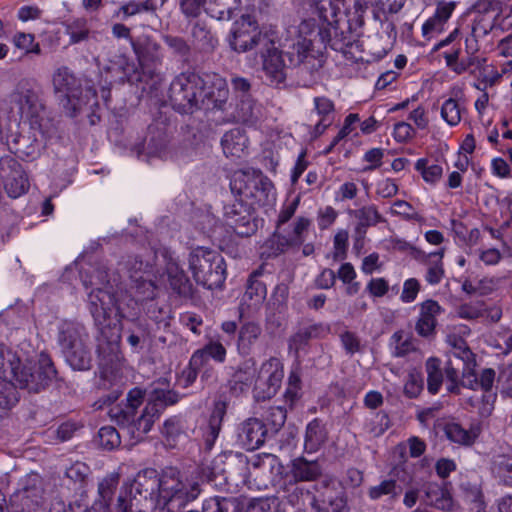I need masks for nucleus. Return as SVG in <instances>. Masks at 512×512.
<instances>
[{
	"mask_svg": "<svg viewBox=\"0 0 512 512\" xmlns=\"http://www.w3.org/2000/svg\"><path fill=\"white\" fill-rule=\"evenodd\" d=\"M258 368L253 358L244 360L232 376V388L244 392L256 387Z\"/></svg>",
	"mask_w": 512,
	"mask_h": 512,
	"instance_id": "393cba45",
	"label": "nucleus"
},
{
	"mask_svg": "<svg viewBox=\"0 0 512 512\" xmlns=\"http://www.w3.org/2000/svg\"><path fill=\"white\" fill-rule=\"evenodd\" d=\"M203 512H243V506L233 497H211L203 503Z\"/></svg>",
	"mask_w": 512,
	"mask_h": 512,
	"instance_id": "4c0bfd02",
	"label": "nucleus"
},
{
	"mask_svg": "<svg viewBox=\"0 0 512 512\" xmlns=\"http://www.w3.org/2000/svg\"><path fill=\"white\" fill-rule=\"evenodd\" d=\"M320 0H293V4L302 16L303 20L299 25V37L293 44V50L297 53V58L290 59L291 63L302 62L310 53L312 39L307 36L314 33L317 20L320 18Z\"/></svg>",
	"mask_w": 512,
	"mask_h": 512,
	"instance_id": "9d476101",
	"label": "nucleus"
},
{
	"mask_svg": "<svg viewBox=\"0 0 512 512\" xmlns=\"http://www.w3.org/2000/svg\"><path fill=\"white\" fill-rule=\"evenodd\" d=\"M423 501L437 509L450 510L453 500L447 490L437 483H427L423 486Z\"/></svg>",
	"mask_w": 512,
	"mask_h": 512,
	"instance_id": "c85d7f7f",
	"label": "nucleus"
},
{
	"mask_svg": "<svg viewBox=\"0 0 512 512\" xmlns=\"http://www.w3.org/2000/svg\"><path fill=\"white\" fill-rule=\"evenodd\" d=\"M236 113V117L239 121L253 123L258 119L261 113V107L256 104L250 96H244V98L240 99Z\"/></svg>",
	"mask_w": 512,
	"mask_h": 512,
	"instance_id": "c03bdc74",
	"label": "nucleus"
},
{
	"mask_svg": "<svg viewBox=\"0 0 512 512\" xmlns=\"http://www.w3.org/2000/svg\"><path fill=\"white\" fill-rule=\"evenodd\" d=\"M456 2L439 1L437 3L436 11L422 26V35L426 39H431L440 34L446 22L451 17L455 10Z\"/></svg>",
	"mask_w": 512,
	"mask_h": 512,
	"instance_id": "5701e85b",
	"label": "nucleus"
},
{
	"mask_svg": "<svg viewBox=\"0 0 512 512\" xmlns=\"http://www.w3.org/2000/svg\"><path fill=\"white\" fill-rule=\"evenodd\" d=\"M143 398V393L139 389L131 390L127 395V404L125 409L120 407L112 408L110 411V415L112 418L116 420V422H120V418H122V422H129L131 419L135 417L136 409L140 406Z\"/></svg>",
	"mask_w": 512,
	"mask_h": 512,
	"instance_id": "2f4dec72",
	"label": "nucleus"
},
{
	"mask_svg": "<svg viewBox=\"0 0 512 512\" xmlns=\"http://www.w3.org/2000/svg\"><path fill=\"white\" fill-rule=\"evenodd\" d=\"M284 377L283 364L280 359L271 357L258 368L254 396L257 400L273 397L281 386Z\"/></svg>",
	"mask_w": 512,
	"mask_h": 512,
	"instance_id": "ddd939ff",
	"label": "nucleus"
},
{
	"mask_svg": "<svg viewBox=\"0 0 512 512\" xmlns=\"http://www.w3.org/2000/svg\"><path fill=\"white\" fill-rule=\"evenodd\" d=\"M221 146L227 157L240 158L246 154L248 138L241 128H234L227 131L222 139Z\"/></svg>",
	"mask_w": 512,
	"mask_h": 512,
	"instance_id": "b1692460",
	"label": "nucleus"
},
{
	"mask_svg": "<svg viewBox=\"0 0 512 512\" xmlns=\"http://www.w3.org/2000/svg\"><path fill=\"white\" fill-rule=\"evenodd\" d=\"M261 333L262 329L259 324L254 322L245 323L239 331L238 350L243 354H248Z\"/></svg>",
	"mask_w": 512,
	"mask_h": 512,
	"instance_id": "ea45409f",
	"label": "nucleus"
},
{
	"mask_svg": "<svg viewBox=\"0 0 512 512\" xmlns=\"http://www.w3.org/2000/svg\"><path fill=\"white\" fill-rule=\"evenodd\" d=\"M189 267L195 281L207 289L220 288L225 282V261L215 251L195 248L190 254Z\"/></svg>",
	"mask_w": 512,
	"mask_h": 512,
	"instance_id": "423d86ee",
	"label": "nucleus"
},
{
	"mask_svg": "<svg viewBox=\"0 0 512 512\" xmlns=\"http://www.w3.org/2000/svg\"><path fill=\"white\" fill-rule=\"evenodd\" d=\"M232 193L243 199L235 200L224 207V220L236 234L250 236L257 230L253 217L255 206L270 205L275 201V191L272 182L257 170H238L230 181Z\"/></svg>",
	"mask_w": 512,
	"mask_h": 512,
	"instance_id": "7ed1b4c3",
	"label": "nucleus"
},
{
	"mask_svg": "<svg viewBox=\"0 0 512 512\" xmlns=\"http://www.w3.org/2000/svg\"><path fill=\"white\" fill-rule=\"evenodd\" d=\"M42 479L37 473H30L21 479L20 488L13 494L11 501L19 503L22 510L30 511L39 505L42 499Z\"/></svg>",
	"mask_w": 512,
	"mask_h": 512,
	"instance_id": "2eb2a0df",
	"label": "nucleus"
},
{
	"mask_svg": "<svg viewBox=\"0 0 512 512\" xmlns=\"http://www.w3.org/2000/svg\"><path fill=\"white\" fill-rule=\"evenodd\" d=\"M300 390V377L296 372H291L288 377V384L284 394L285 400L290 406H292L299 398Z\"/></svg>",
	"mask_w": 512,
	"mask_h": 512,
	"instance_id": "680f3d73",
	"label": "nucleus"
},
{
	"mask_svg": "<svg viewBox=\"0 0 512 512\" xmlns=\"http://www.w3.org/2000/svg\"><path fill=\"white\" fill-rule=\"evenodd\" d=\"M262 53V69L272 85H279L286 79V64L281 52L274 46L272 41L264 46Z\"/></svg>",
	"mask_w": 512,
	"mask_h": 512,
	"instance_id": "f3484780",
	"label": "nucleus"
},
{
	"mask_svg": "<svg viewBox=\"0 0 512 512\" xmlns=\"http://www.w3.org/2000/svg\"><path fill=\"white\" fill-rule=\"evenodd\" d=\"M65 33L69 36V44L74 45L88 40L90 28L88 21L83 17L74 18L64 24Z\"/></svg>",
	"mask_w": 512,
	"mask_h": 512,
	"instance_id": "e433bc0d",
	"label": "nucleus"
},
{
	"mask_svg": "<svg viewBox=\"0 0 512 512\" xmlns=\"http://www.w3.org/2000/svg\"><path fill=\"white\" fill-rule=\"evenodd\" d=\"M304 448L305 454L292 462V474L297 480L311 481L316 479L320 473L318 456L311 457V454L320 448V424L317 419L311 421L307 426Z\"/></svg>",
	"mask_w": 512,
	"mask_h": 512,
	"instance_id": "1a4fd4ad",
	"label": "nucleus"
},
{
	"mask_svg": "<svg viewBox=\"0 0 512 512\" xmlns=\"http://www.w3.org/2000/svg\"><path fill=\"white\" fill-rule=\"evenodd\" d=\"M443 254L444 250L441 249L438 252L424 255L425 259L422 260L428 266L425 279L431 285L439 284L444 277V268L442 263Z\"/></svg>",
	"mask_w": 512,
	"mask_h": 512,
	"instance_id": "f704fd0d",
	"label": "nucleus"
},
{
	"mask_svg": "<svg viewBox=\"0 0 512 512\" xmlns=\"http://www.w3.org/2000/svg\"><path fill=\"white\" fill-rule=\"evenodd\" d=\"M11 103L22 119L29 121L32 126L38 125L39 129H42L41 115L44 112V105L37 86L32 80L22 79L17 83L11 93ZM41 133L44 134V132Z\"/></svg>",
	"mask_w": 512,
	"mask_h": 512,
	"instance_id": "6e6552de",
	"label": "nucleus"
},
{
	"mask_svg": "<svg viewBox=\"0 0 512 512\" xmlns=\"http://www.w3.org/2000/svg\"><path fill=\"white\" fill-rule=\"evenodd\" d=\"M309 220L299 217L292 224H285L276 227L272 242L277 245V252H284L289 248L300 246L305 238V233L309 227Z\"/></svg>",
	"mask_w": 512,
	"mask_h": 512,
	"instance_id": "4468645a",
	"label": "nucleus"
},
{
	"mask_svg": "<svg viewBox=\"0 0 512 512\" xmlns=\"http://www.w3.org/2000/svg\"><path fill=\"white\" fill-rule=\"evenodd\" d=\"M147 338L146 330L138 326L136 329L130 330L127 336V342L134 352H140Z\"/></svg>",
	"mask_w": 512,
	"mask_h": 512,
	"instance_id": "0e129e2a",
	"label": "nucleus"
},
{
	"mask_svg": "<svg viewBox=\"0 0 512 512\" xmlns=\"http://www.w3.org/2000/svg\"><path fill=\"white\" fill-rule=\"evenodd\" d=\"M354 213L355 217L360 221L359 226H374L384 221L375 206H365L356 210Z\"/></svg>",
	"mask_w": 512,
	"mask_h": 512,
	"instance_id": "bf43d9fd",
	"label": "nucleus"
},
{
	"mask_svg": "<svg viewBox=\"0 0 512 512\" xmlns=\"http://www.w3.org/2000/svg\"><path fill=\"white\" fill-rule=\"evenodd\" d=\"M19 401L16 386L0 376V408L9 409Z\"/></svg>",
	"mask_w": 512,
	"mask_h": 512,
	"instance_id": "8fccbe9b",
	"label": "nucleus"
},
{
	"mask_svg": "<svg viewBox=\"0 0 512 512\" xmlns=\"http://www.w3.org/2000/svg\"><path fill=\"white\" fill-rule=\"evenodd\" d=\"M240 3V0H203V7L212 18L230 20Z\"/></svg>",
	"mask_w": 512,
	"mask_h": 512,
	"instance_id": "7c9ffc66",
	"label": "nucleus"
},
{
	"mask_svg": "<svg viewBox=\"0 0 512 512\" xmlns=\"http://www.w3.org/2000/svg\"><path fill=\"white\" fill-rule=\"evenodd\" d=\"M460 51L461 48L456 47L451 51H445L443 53L447 67H449L453 72L457 74H462L465 72V66H462L461 60H459Z\"/></svg>",
	"mask_w": 512,
	"mask_h": 512,
	"instance_id": "338daca9",
	"label": "nucleus"
},
{
	"mask_svg": "<svg viewBox=\"0 0 512 512\" xmlns=\"http://www.w3.org/2000/svg\"><path fill=\"white\" fill-rule=\"evenodd\" d=\"M493 475L503 484L512 486V454H499L491 463Z\"/></svg>",
	"mask_w": 512,
	"mask_h": 512,
	"instance_id": "c9c22d12",
	"label": "nucleus"
},
{
	"mask_svg": "<svg viewBox=\"0 0 512 512\" xmlns=\"http://www.w3.org/2000/svg\"><path fill=\"white\" fill-rule=\"evenodd\" d=\"M266 428L262 421L249 418L238 428V442L247 450H255L264 444Z\"/></svg>",
	"mask_w": 512,
	"mask_h": 512,
	"instance_id": "aec40b11",
	"label": "nucleus"
},
{
	"mask_svg": "<svg viewBox=\"0 0 512 512\" xmlns=\"http://www.w3.org/2000/svg\"><path fill=\"white\" fill-rule=\"evenodd\" d=\"M415 169L421 173L427 183L438 182L443 174V169L438 164H429L427 159L421 158L415 163Z\"/></svg>",
	"mask_w": 512,
	"mask_h": 512,
	"instance_id": "3c124183",
	"label": "nucleus"
},
{
	"mask_svg": "<svg viewBox=\"0 0 512 512\" xmlns=\"http://www.w3.org/2000/svg\"><path fill=\"white\" fill-rule=\"evenodd\" d=\"M118 483L117 474H109L99 482L98 498L94 503L96 510L108 512ZM200 493V478L196 472L169 467L158 473L146 468L122 487L117 504L110 512H153L155 509L179 512Z\"/></svg>",
	"mask_w": 512,
	"mask_h": 512,
	"instance_id": "f03ea898",
	"label": "nucleus"
},
{
	"mask_svg": "<svg viewBox=\"0 0 512 512\" xmlns=\"http://www.w3.org/2000/svg\"><path fill=\"white\" fill-rule=\"evenodd\" d=\"M84 336H86L85 329L78 323L65 321L59 327L58 341L63 351L83 342Z\"/></svg>",
	"mask_w": 512,
	"mask_h": 512,
	"instance_id": "c756f323",
	"label": "nucleus"
},
{
	"mask_svg": "<svg viewBox=\"0 0 512 512\" xmlns=\"http://www.w3.org/2000/svg\"><path fill=\"white\" fill-rule=\"evenodd\" d=\"M12 42L16 48L23 50L27 54H40L41 52L40 45L35 43V37L33 34L17 32L13 36Z\"/></svg>",
	"mask_w": 512,
	"mask_h": 512,
	"instance_id": "6e6d98bb",
	"label": "nucleus"
},
{
	"mask_svg": "<svg viewBox=\"0 0 512 512\" xmlns=\"http://www.w3.org/2000/svg\"><path fill=\"white\" fill-rule=\"evenodd\" d=\"M496 372L492 368L483 369L478 375L479 387L486 393L482 396V405L479 408V413L482 416H489L493 410V402L495 400L496 394L490 393L494 382H495Z\"/></svg>",
	"mask_w": 512,
	"mask_h": 512,
	"instance_id": "cd10ccee",
	"label": "nucleus"
},
{
	"mask_svg": "<svg viewBox=\"0 0 512 512\" xmlns=\"http://www.w3.org/2000/svg\"><path fill=\"white\" fill-rule=\"evenodd\" d=\"M167 276L171 287L179 293L183 292L188 282L184 271L176 263H169L167 266Z\"/></svg>",
	"mask_w": 512,
	"mask_h": 512,
	"instance_id": "052dcab7",
	"label": "nucleus"
},
{
	"mask_svg": "<svg viewBox=\"0 0 512 512\" xmlns=\"http://www.w3.org/2000/svg\"><path fill=\"white\" fill-rule=\"evenodd\" d=\"M258 273L254 272L248 279L246 290L240 301L241 315H250L257 312L267 296L265 284L256 279Z\"/></svg>",
	"mask_w": 512,
	"mask_h": 512,
	"instance_id": "a211bd4d",
	"label": "nucleus"
},
{
	"mask_svg": "<svg viewBox=\"0 0 512 512\" xmlns=\"http://www.w3.org/2000/svg\"><path fill=\"white\" fill-rule=\"evenodd\" d=\"M155 258L154 253L146 252L145 255L129 257L123 263L134 296L128 291L119 290V278L110 276L104 266L94 269L91 275L83 278L86 288L93 287L88 293V309L100 332L98 353L103 366L120 360L121 319L136 318L140 312V303L155 297Z\"/></svg>",
	"mask_w": 512,
	"mask_h": 512,
	"instance_id": "f257e3e1",
	"label": "nucleus"
},
{
	"mask_svg": "<svg viewBox=\"0 0 512 512\" xmlns=\"http://www.w3.org/2000/svg\"><path fill=\"white\" fill-rule=\"evenodd\" d=\"M444 374L446 378V390L450 394L459 395L461 393V379L459 369L454 366L453 361L449 359L446 363Z\"/></svg>",
	"mask_w": 512,
	"mask_h": 512,
	"instance_id": "5fc2aeb1",
	"label": "nucleus"
},
{
	"mask_svg": "<svg viewBox=\"0 0 512 512\" xmlns=\"http://www.w3.org/2000/svg\"><path fill=\"white\" fill-rule=\"evenodd\" d=\"M132 45L140 62L146 63L159 60L160 47L156 42L150 40L149 38L138 44L132 43Z\"/></svg>",
	"mask_w": 512,
	"mask_h": 512,
	"instance_id": "a18cd8bd",
	"label": "nucleus"
},
{
	"mask_svg": "<svg viewBox=\"0 0 512 512\" xmlns=\"http://www.w3.org/2000/svg\"><path fill=\"white\" fill-rule=\"evenodd\" d=\"M0 370L10 371L20 389L36 393L56 376V370L47 354L25 351L23 347L13 351L0 345Z\"/></svg>",
	"mask_w": 512,
	"mask_h": 512,
	"instance_id": "20e7f679",
	"label": "nucleus"
},
{
	"mask_svg": "<svg viewBox=\"0 0 512 512\" xmlns=\"http://www.w3.org/2000/svg\"><path fill=\"white\" fill-rule=\"evenodd\" d=\"M401 491V487L397 485L396 481L393 479H387L382 481L379 485L372 486L368 490V496L372 500L380 499L383 496H390V498L395 499L398 497Z\"/></svg>",
	"mask_w": 512,
	"mask_h": 512,
	"instance_id": "09e8293b",
	"label": "nucleus"
},
{
	"mask_svg": "<svg viewBox=\"0 0 512 512\" xmlns=\"http://www.w3.org/2000/svg\"><path fill=\"white\" fill-rule=\"evenodd\" d=\"M137 68L126 56H115L105 68V81L109 84L133 81Z\"/></svg>",
	"mask_w": 512,
	"mask_h": 512,
	"instance_id": "4be33fe9",
	"label": "nucleus"
},
{
	"mask_svg": "<svg viewBox=\"0 0 512 512\" xmlns=\"http://www.w3.org/2000/svg\"><path fill=\"white\" fill-rule=\"evenodd\" d=\"M393 13H382L379 10H373V18L378 24L379 29L377 35L382 44V50L386 52L388 47H391L397 38L396 24L393 18Z\"/></svg>",
	"mask_w": 512,
	"mask_h": 512,
	"instance_id": "a878e982",
	"label": "nucleus"
},
{
	"mask_svg": "<svg viewBox=\"0 0 512 512\" xmlns=\"http://www.w3.org/2000/svg\"><path fill=\"white\" fill-rule=\"evenodd\" d=\"M322 42L333 50H342L346 37L340 24L345 20V0H322Z\"/></svg>",
	"mask_w": 512,
	"mask_h": 512,
	"instance_id": "9b49d317",
	"label": "nucleus"
},
{
	"mask_svg": "<svg viewBox=\"0 0 512 512\" xmlns=\"http://www.w3.org/2000/svg\"><path fill=\"white\" fill-rule=\"evenodd\" d=\"M441 361L438 358L431 357L426 361L425 368L427 373V389L429 393L435 395L443 383L444 374L440 367Z\"/></svg>",
	"mask_w": 512,
	"mask_h": 512,
	"instance_id": "a19ab883",
	"label": "nucleus"
},
{
	"mask_svg": "<svg viewBox=\"0 0 512 512\" xmlns=\"http://www.w3.org/2000/svg\"><path fill=\"white\" fill-rule=\"evenodd\" d=\"M100 445L107 450L118 447L121 443L120 432L112 426H104L98 432Z\"/></svg>",
	"mask_w": 512,
	"mask_h": 512,
	"instance_id": "4d7b16f0",
	"label": "nucleus"
},
{
	"mask_svg": "<svg viewBox=\"0 0 512 512\" xmlns=\"http://www.w3.org/2000/svg\"><path fill=\"white\" fill-rule=\"evenodd\" d=\"M451 354L462 361L463 367H475L476 360L474 353L470 350L467 343L460 337H455L451 343Z\"/></svg>",
	"mask_w": 512,
	"mask_h": 512,
	"instance_id": "49530a36",
	"label": "nucleus"
},
{
	"mask_svg": "<svg viewBox=\"0 0 512 512\" xmlns=\"http://www.w3.org/2000/svg\"><path fill=\"white\" fill-rule=\"evenodd\" d=\"M203 79L205 80V88L203 91L205 104L202 105V109H221L229 96L226 80L217 74L206 75Z\"/></svg>",
	"mask_w": 512,
	"mask_h": 512,
	"instance_id": "6ab92c4d",
	"label": "nucleus"
},
{
	"mask_svg": "<svg viewBox=\"0 0 512 512\" xmlns=\"http://www.w3.org/2000/svg\"><path fill=\"white\" fill-rule=\"evenodd\" d=\"M485 304L483 301H475L461 304L457 309L460 318L466 320H475L484 315Z\"/></svg>",
	"mask_w": 512,
	"mask_h": 512,
	"instance_id": "13d9d810",
	"label": "nucleus"
},
{
	"mask_svg": "<svg viewBox=\"0 0 512 512\" xmlns=\"http://www.w3.org/2000/svg\"><path fill=\"white\" fill-rule=\"evenodd\" d=\"M53 90L65 112L76 116L87 102L82 97L80 80L67 67L56 69L52 75Z\"/></svg>",
	"mask_w": 512,
	"mask_h": 512,
	"instance_id": "0eeeda50",
	"label": "nucleus"
},
{
	"mask_svg": "<svg viewBox=\"0 0 512 512\" xmlns=\"http://www.w3.org/2000/svg\"><path fill=\"white\" fill-rule=\"evenodd\" d=\"M462 108L454 98L447 99L441 106V116L447 124L457 125L461 121Z\"/></svg>",
	"mask_w": 512,
	"mask_h": 512,
	"instance_id": "864d4df0",
	"label": "nucleus"
},
{
	"mask_svg": "<svg viewBox=\"0 0 512 512\" xmlns=\"http://www.w3.org/2000/svg\"><path fill=\"white\" fill-rule=\"evenodd\" d=\"M322 512H343L346 508L345 490L335 477L322 475Z\"/></svg>",
	"mask_w": 512,
	"mask_h": 512,
	"instance_id": "dca6fc26",
	"label": "nucleus"
},
{
	"mask_svg": "<svg viewBox=\"0 0 512 512\" xmlns=\"http://www.w3.org/2000/svg\"><path fill=\"white\" fill-rule=\"evenodd\" d=\"M157 9V4L154 0H145L143 2L129 1L119 8V12L123 14L124 18L132 17L141 13H154Z\"/></svg>",
	"mask_w": 512,
	"mask_h": 512,
	"instance_id": "de8ad7c7",
	"label": "nucleus"
},
{
	"mask_svg": "<svg viewBox=\"0 0 512 512\" xmlns=\"http://www.w3.org/2000/svg\"><path fill=\"white\" fill-rule=\"evenodd\" d=\"M67 362L74 370H86L90 367L91 355L84 341L75 347L63 351Z\"/></svg>",
	"mask_w": 512,
	"mask_h": 512,
	"instance_id": "58836bf2",
	"label": "nucleus"
},
{
	"mask_svg": "<svg viewBox=\"0 0 512 512\" xmlns=\"http://www.w3.org/2000/svg\"><path fill=\"white\" fill-rule=\"evenodd\" d=\"M270 40L261 34L256 20L243 15L231 29L230 45L237 52H246L257 46H267Z\"/></svg>",
	"mask_w": 512,
	"mask_h": 512,
	"instance_id": "f8f14e48",
	"label": "nucleus"
},
{
	"mask_svg": "<svg viewBox=\"0 0 512 512\" xmlns=\"http://www.w3.org/2000/svg\"><path fill=\"white\" fill-rule=\"evenodd\" d=\"M155 414L151 413L148 408L145 409L143 414L134 421V418L129 422H122V418H120V422H117L122 426V429L125 430L135 442L141 441L144 436L151 430V427L154 423Z\"/></svg>",
	"mask_w": 512,
	"mask_h": 512,
	"instance_id": "bb28decb",
	"label": "nucleus"
},
{
	"mask_svg": "<svg viewBox=\"0 0 512 512\" xmlns=\"http://www.w3.org/2000/svg\"><path fill=\"white\" fill-rule=\"evenodd\" d=\"M212 358L222 363L226 358V349L219 341H210L202 349L197 350L191 357V364L194 366L203 365L204 361Z\"/></svg>",
	"mask_w": 512,
	"mask_h": 512,
	"instance_id": "473e14b6",
	"label": "nucleus"
},
{
	"mask_svg": "<svg viewBox=\"0 0 512 512\" xmlns=\"http://www.w3.org/2000/svg\"><path fill=\"white\" fill-rule=\"evenodd\" d=\"M444 432L447 438L460 445H472L477 438V434L472 430L464 429L460 424L451 422L447 423L444 427Z\"/></svg>",
	"mask_w": 512,
	"mask_h": 512,
	"instance_id": "79ce46f5",
	"label": "nucleus"
},
{
	"mask_svg": "<svg viewBox=\"0 0 512 512\" xmlns=\"http://www.w3.org/2000/svg\"><path fill=\"white\" fill-rule=\"evenodd\" d=\"M225 404L217 402L214 406L212 414L210 416L208 425L206 427L204 438L207 449H211L218 438L223 417L225 415Z\"/></svg>",
	"mask_w": 512,
	"mask_h": 512,
	"instance_id": "72a5a7b5",
	"label": "nucleus"
},
{
	"mask_svg": "<svg viewBox=\"0 0 512 512\" xmlns=\"http://www.w3.org/2000/svg\"><path fill=\"white\" fill-rule=\"evenodd\" d=\"M406 0H373V10L382 13L397 14L405 5Z\"/></svg>",
	"mask_w": 512,
	"mask_h": 512,
	"instance_id": "e2e57ef3",
	"label": "nucleus"
},
{
	"mask_svg": "<svg viewBox=\"0 0 512 512\" xmlns=\"http://www.w3.org/2000/svg\"><path fill=\"white\" fill-rule=\"evenodd\" d=\"M205 80L195 73H181L170 84L168 98L172 107L182 114L202 109L205 104Z\"/></svg>",
	"mask_w": 512,
	"mask_h": 512,
	"instance_id": "39448f33",
	"label": "nucleus"
},
{
	"mask_svg": "<svg viewBox=\"0 0 512 512\" xmlns=\"http://www.w3.org/2000/svg\"><path fill=\"white\" fill-rule=\"evenodd\" d=\"M460 51L461 48L456 47L451 51H445L443 53L447 67H449L453 72L457 74H462L465 72V66H462L461 60H459Z\"/></svg>",
	"mask_w": 512,
	"mask_h": 512,
	"instance_id": "69168bd1",
	"label": "nucleus"
},
{
	"mask_svg": "<svg viewBox=\"0 0 512 512\" xmlns=\"http://www.w3.org/2000/svg\"><path fill=\"white\" fill-rule=\"evenodd\" d=\"M288 295V286L284 283L278 284L271 294L267 308L273 312L282 313L286 308Z\"/></svg>",
	"mask_w": 512,
	"mask_h": 512,
	"instance_id": "603ef678",
	"label": "nucleus"
},
{
	"mask_svg": "<svg viewBox=\"0 0 512 512\" xmlns=\"http://www.w3.org/2000/svg\"><path fill=\"white\" fill-rule=\"evenodd\" d=\"M420 290L419 281L415 278H410L404 282L403 291L401 293V300L405 303L413 302Z\"/></svg>",
	"mask_w": 512,
	"mask_h": 512,
	"instance_id": "774afa93",
	"label": "nucleus"
},
{
	"mask_svg": "<svg viewBox=\"0 0 512 512\" xmlns=\"http://www.w3.org/2000/svg\"><path fill=\"white\" fill-rule=\"evenodd\" d=\"M28 179L20 169L14 170L5 180V190L11 198H18L28 189Z\"/></svg>",
	"mask_w": 512,
	"mask_h": 512,
	"instance_id": "37998d69",
	"label": "nucleus"
},
{
	"mask_svg": "<svg viewBox=\"0 0 512 512\" xmlns=\"http://www.w3.org/2000/svg\"><path fill=\"white\" fill-rule=\"evenodd\" d=\"M442 308L435 300H426L420 304L419 318L415 325L417 334L424 338L435 335L437 316L442 313Z\"/></svg>",
	"mask_w": 512,
	"mask_h": 512,
	"instance_id": "412c9836",
	"label": "nucleus"
}]
</instances>
